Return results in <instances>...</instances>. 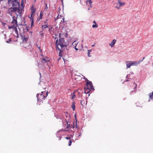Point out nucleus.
<instances>
[{
    "mask_svg": "<svg viewBox=\"0 0 153 153\" xmlns=\"http://www.w3.org/2000/svg\"><path fill=\"white\" fill-rule=\"evenodd\" d=\"M34 16V15L31 14L30 18L31 20H32V22H33V21Z\"/></svg>",
    "mask_w": 153,
    "mask_h": 153,
    "instance_id": "23",
    "label": "nucleus"
},
{
    "mask_svg": "<svg viewBox=\"0 0 153 153\" xmlns=\"http://www.w3.org/2000/svg\"><path fill=\"white\" fill-rule=\"evenodd\" d=\"M57 36H58L56 34H53V37L55 39H58V38L57 37Z\"/></svg>",
    "mask_w": 153,
    "mask_h": 153,
    "instance_id": "25",
    "label": "nucleus"
},
{
    "mask_svg": "<svg viewBox=\"0 0 153 153\" xmlns=\"http://www.w3.org/2000/svg\"><path fill=\"white\" fill-rule=\"evenodd\" d=\"M45 5H46V7H45V9H48V7L47 6V4H45Z\"/></svg>",
    "mask_w": 153,
    "mask_h": 153,
    "instance_id": "33",
    "label": "nucleus"
},
{
    "mask_svg": "<svg viewBox=\"0 0 153 153\" xmlns=\"http://www.w3.org/2000/svg\"><path fill=\"white\" fill-rule=\"evenodd\" d=\"M42 59V60L45 61V62H49V61L48 60H46L45 58H43Z\"/></svg>",
    "mask_w": 153,
    "mask_h": 153,
    "instance_id": "29",
    "label": "nucleus"
},
{
    "mask_svg": "<svg viewBox=\"0 0 153 153\" xmlns=\"http://www.w3.org/2000/svg\"><path fill=\"white\" fill-rule=\"evenodd\" d=\"M144 58H145V57H144L143 58V59H144Z\"/></svg>",
    "mask_w": 153,
    "mask_h": 153,
    "instance_id": "47",
    "label": "nucleus"
},
{
    "mask_svg": "<svg viewBox=\"0 0 153 153\" xmlns=\"http://www.w3.org/2000/svg\"><path fill=\"white\" fill-rule=\"evenodd\" d=\"M38 48H39V49L41 51V52L42 51V50H40V47H38Z\"/></svg>",
    "mask_w": 153,
    "mask_h": 153,
    "instance_id": "39",
    "label": "nucleus"
},
{
    "mask_svg": "<svg viewBox=\"0 0 153 153\" xmlns=\"http://www.w3.org/2000/svg\"><path fill=\"white\" fill-rule=\"evenodd\" d=\"M15 25H13L11 26H9L8 28L10 29H13L14 27H15Z\"/></svg>",
    "mask_w": 153,
    "mask_h": 153,
    "instance_id": "24",
    "label": "nucleus"
},
{
    "mask_svg": "<svg viewBox=\"0 0 153 153\" xmlns=\"http://www.w3.org/2000/svg\"><path fill=\"white\" fill-rule=\"evenodd\" d=\"M36 0H35V1H36Z\"/></svg>",
    "mask_w": 153,
    "mask_h": 153,
    "instance_id": "50",
    "label": "nucleus"
},
{
    "mask_svg": "<svg viewBox=\"0 0 153 153\" xmlns=\"http://www.w3.org/2000/svg\"><path fill=\"white\" fill-rule=\"evenodd\" d=\"M1 1V0H0V1Z\"/></svg>",
    "mask_w": 153,
    "mask_h": 153,
    "instance_id": "51",
    "label": "nucleus"
},
{
    "mask_svg": "<svg viewBox=\"0 0 153 153\" xmlns=\"http://www.w3.org/2000/svg\"><path fill=\"white\" fill-rule=\"evenodd\" d=\"M73 110H74L75 109V102H74L72 103V104L71 106Z\"/></svg>",
    "mask_w": 153,
    "mask_h": 153,
    "instance_id": "22",
    "label": "nucleus"
},
{
    "mask_svg": "<svg viewBox=\"0 0 153 153\" xmlns=\"http://www.w3.org/2000/svg\"><path fill=\"white\" fill-rule=\"evenodd\" d=\"M22 38L23 39V42H26L28 39V37L26 36L25 35L22 36Z\"/></svg>",
    "mask_w": 153,
    "mask_h": 153,
    "instance_id": "13",
    "label": "nucleus"
},
{
    "mask_svg": "<svg viewBox=\"0 0 153 153\" xmlns=\"http://www.w3.org/2000/svg\"><path fill=\"white\" fill-rule=\"evenodd\" d=\"M36 9L35 8H33V7H32L31 10V14L34 15Z\"/></svg>",
    "mask_w": 153,
    "mask_h": 153,
    "instance_id": "18",
    "label": "nucleus"
},
{
    "mask_svg": "<svg viewBox=\"0 0 153 153\" xmlns=\"http://www.w3.org/2000/svg\"><path fill=\"white\" fill-rule=\"evenodd\" d=\"M66 139L68 140L69 141L68 144V145L69 146H70L71 145L72 143L71 140V138L70 137H66Z\"/></svg>",
    "mask_w": 153,
    "mask_h": 153,
    "instance_id": "14",
    "label": "nucleus"
},
{
    "mask_svg": "<svg viewBox=\"0 0 153 153\" xmlns=\"http://www.w3.org/2000/svg\"><path fill=\"white\" fill-rule=\"evenodd\" d=\"M16 19H17V18L16 16H13V20H12V21L11 22V23L13 25H15L16 26H18V24H17V20Z\"/></svg>",
    "mask_w": 153,
    "mask_h": 153,
    "instance_id": "7",
    "label": "nucleus"
},
{
    "mask_svg": "<svg viewBox=\"0 0 153 153\" xmlns=\"http://www.w3.org/2000/svg\"><path fill=\"white\" fill-rule=\"evenodd\" d=\"M8 2L10 5L13 7L18 6V13L19 14L22 13V10L19 9V4L18 0H8Z\"/></svg>",
    "mask_w": 153,
    "mask_h": 153,
    "instance_id": "2",
    "label": "nucleus"
},
{
    "mask_svg": "<svg viewBox=\"0 0 153 153\" xmlns=\"http://www.w3.org/2000/svg\"><path fill=\"white\" fill-rule=\"evenodd\" d=\"M84 102H85V100H81V104L82 106L84 105Z\"/></svg>",
    "mask_w": 153,
    "mask_h": 153,
    "instance_id": "26",
    "label": "nucleus"
},
{
    "mask_svg": "<svg viewBox=\"0 0 153 153\" xmlns=\"http://www.w3.org/2000/svg\"><path fill=\"white\" fill-rule=\"evenodd\" d=\"M30 47H31V45L30 44H29V45H28V47L30 48Z\"/></svg>",
    "mask_w": 153,
    "mask_h": 153,
    "instance_id": "43",
    "label": "nucleus"
},
{
    "mask_svg": "<svg viewBox=\"0 0 153 153\" xmlns=\"http://www.w3.org/2000/svg\"><path fill=\"white\" fill-rule=\"evenodd\" d=\"M42 31H44L45 28H47L48 27V25H42Z\"/></svg>",
    "mask_w": 153,
    "mask_h": 153,
    "instance_id": "17",
    "label": "nucleus"
},
{
    "mask_svg": "<svg viewBox=\"0 0 153 153\" xmlns=\"http://www.w3.org/2000/svg\"><path fill=\"white\" fill-rule=\"evenodd\" d=\"M62 35V33H59V38H61V35Z\"/></svg>",
    "mask_w": 153,
    "mask_h": 153,
    "instance_id": "36",
    "label": "nucleus"
},
{
    "mask_svg": "<svg viewBox=\"0 0 153 153\" xmlns=\"http://www.w3.org/2000/svg\"><path fill=\"white\" fill-rule=\"evenodd\" d=\"M25 47V48H26V47Z\"/></svg>",
    "mask_w": 153,
    "mask_h": 153,
    "instance_id": "48",
    "label": "nucleus"
},
{
    "mask_svg": "<svg viewBox=\"0 0 153 153\" xmlns=\"http://www.w3.org/2000/svg\"><path fill=\"white\" fill-rule=\"evenodd\" d=\"M116 42V40L114 39L113 41L111 42V43L109 44V45L111 47H113L114 45Z\"/></svg>",
    "mask_w": 153,
    "mask_h": 153,
    "instance_id": "10",
    "label": "nucleus"
},
{
    "mask_svg": "<svg viewBox=\"0 0 153 153\" xmlns=\"http://www.w3.org/2000/svg\"><path fill=\"white\" fill-rule=\"evenodd\" d=\"M98 27V25L96 24H95V25H92V27L93 28H95V27L97 28V27Z\"/></svg>",
    "mask_w": 153,
    "mask_h": 153,
    "instance_id": "28",
    "label": "nucleus"
},
{
    "mask_svg": "<svg viewBox=\"0 0 153 153\" xmlns=\"http://www.w3.org/2000/svg\"><path fill=\"white\" fill-rule=\"evenodd\" d=\"M52 28L53 27H50L49 28L48 31L50 32V33L51 34H53V32L52 30Z\"/></svg>",
    "mask_w": 153,
    "mask_h": 153,
    "instance_id": "19",
    "label": "nucleus"
},
{
    "mask_svg": "<svg viewBox=\"0 0 153 153\" xmlns=\"http://www.w3.org/2000/svg\"><path fill=\"white\" fill-rule=\"evenodd\" d=\"M130 62L131 61H127L126 62L127 68H130L131 66V62Z\"/></svg>",
    "mask_w": 153,
    "mask_h": 153,
    "instance_id": "11",
    "label": "nucleus"
},
{
    "mask_svg": "<svg viewBox=\"0 0 153 153\" xmlns=\"http://www.w3.org/2000/svg\"><path fill=\"white\" fill-rule=\"evenodd\" d=\"M48 91L46 92L45 95H44L45 92L43 91L42 92L41 94H38L36 95L38 101L41 102L44 100L45 98L48 96Z\"/></svg>",
    "mask_w": 153,
    "mask_h": 153,
    "instance_id": "3",
    "label": "nucleus"
},
{
    "mask_svg": "<svg viewBox=\"0 0 153 153\" xmlns=\"http://www.w3.org/2000/svg\"><path fill=\"white\" fill-rule=\"evenodd\" d=\"M11 41V38H9V40L7 41H6V42L7 43H10V42Z\"/></svg>",
    "mask_w": 153,
    "mask_h": 153,
    "instance_id": "30",
    "label": "nucleus"
},
{
    "mask_svg": "<svg viewBox=\"0 0 153 153\" xmlns=\"http://www.w3.org/2000/svg\"><path fill=\"white\" fill-rule=\"evenodd\" d=\"M85 79L87 81V83L86 84V86L85 87L90 88L91 89H94L92 83L88 80L87 79Z\"/></svg>",
    "mask_w": 153,
    "mask_h": 153,
    "instance_id": "5",
    "label": "nucleus"
},
{
    "mask_svg": "<svg viewBox=\"0 0 153 153\" xmlns=\"http://www.w3.org/2000/svg\"><path fill=\"white\" fill-rule=\"evenodd\" d=\"M152 95L153 96V92H152V93H151Z\"/></svg>",
    "mask_w": 153,
    "mask_h": 153,
    "instance_id": "45",
    "label": "nucleus"
},
{
    "mask_svg": "<svg viewBox=\"0 0 153 153\" xmlns=\"http://www.w3.org/2000/svg\"><path fill=\"white\" fill-rule=\"evenodd\" d=\"M95 44H94L92 45V47H93V46H94V45H95Z\"/></svg>",
    "mask_w": 153,
    "mask_h": 153,
    "instance_id": "44",
    "label": "nucleus"
},
{
    "mask_svg": "<svg viewBox=\"0 0 153 153\" xmlns=\"http://www.w3.org/2000/svg\"><path fill=\"white\" fill-rule=\"evenodd\" d=\"M40 35H41L42 36H44V33H40Z\"/></svg>",
    "mask_w": 153,
    "mask_h": 153,
    "instance_id": "34",
    "label": "nucleus"
},
{
    "mask_svg": "<svg viewBox=\"0 0 153 153\" xmlns=\"http://www.w3.org/2000/svg\"><path fill=\"white\" fill-rule=\"evenodd\" d=\"M93 23L95 24H96V22L95 20L93 21Z\"/></svg>",
    "mask_w": 153,
    "mask_h": 153,
    "instance_id": "40",
    "label": "nucleus"
},
{
    "mask_svg": "<svg viewBox=\"0 0 153 153\" xmlns=\"http://www.w3.org/2000/svg\"><path fill=\"white\" fill-rule=\"evenodd\" d=\"M77 42L76 41H74V42H73L72 44L73 46H74L75 49L76 51L78 50V48H76V46L77 45Z\"/></svg>",
    "mask_w": 153,
    "mask_h": 153,
    "instance_id": "16",
    "label": "nucleus"
},
{
    "mask_svg": "<svg viewBox=\"0 0 153 153\" xmlns=\"http://www.w3.org/2000/svg\"><path fill=\"white\" fill-rule=\"evenodd\" d=\"M61 0V1H62V2H63V0Z\"/></svg>",
    "mask_w": 153,
    "mask_h": 153,
    "instance_id": "46",
    "label": "nucleus"
},
{
    "mask_svg": "<svg viewBox=\"0 0 153 153\" xmlns=\"http://www.w3.org/2000/svg\"><path fill=\"white\" fill-rule=\"evenodd\" d=\"M27 44V43H25V44Z\"/></svg>",
    "mask_w": 153,
    "mask_h": 153,
    "instance_id": "49",
    "label": "nucleus"
},
{
    "mask_svg": "<svg viewBox=\"0 0 153 153\" xmlns=\"http://www.w3.org/2000/svg\"><path fill=\"white\" fill-rule=\"evenodd\" d=\"M134 85H135V88H137V85L136 84H135V83H134Z\"/></svg>",
    "mask_w": 153,
    "mask_h": 153,
    "instance_id": "37",
    "label": "nucleus"
},
{
    "mask_svg": "<svg viewBox=\"0 0 153 153\" xmlns=\"http://www.w3.org/2000/svg\"><path fill=\"white\" fill-rule=\"evenodd\" d=\"M88 51L89 52H90L91 51V50H88Z\"/></svg>",
    "mask_w": 153,
    "mask_h": 153,
    "instance_id": "41",
    "label": "nucleus"
},
{
    "mask_svg": "<svg viewBox=\"0 0 153 153\" xmlns=\"http://www.w3.org/2000/svg\"><path fill=\"white\" fill-rule=\"evenodd\" d=\"M143 60H142L140 61H131L130 62H131V66H137V65L140 63V62H142Z\"/></svg>",
    "mask_w": 153,
    "mask_h": 153,
    "instance_id": "9",
    "label": "nucleus"
},
{
    "mask_svg": "<svg viewBox=\"0 0 153 153\" xmlns=\"http://www.w3.org/2000/svg\"><path fill=\"white\" fill-rule=\"evenodd\" d=\"M47 21H48V19H46L44 22V25H48V23H47Z\"/></svg>",
    "mask_w": 153,
    "mask_h": 153,
    "instance_id": "31",
    "label": "nucleus"
},
{
    "mask_svg": "<svg viewBox=\"0 0 153 153\" xmlns=\"http://www.w3.org/2000/svg\"><path fill=\"white\" fill-rule=\"evenodd\" d=\"M86 2L87 4H88V6L89 7L88 9V10H89L92 7V1L91 0H86Z\"/></svg>",
    "mask_w": 153,
    "mask_h": 153,
    "instance_id": "8",
    "label": "nucleus"
},
{
    "mask_svg": "<svg viewBox=\"0 0 153 153\" xmlns=\"http://www.w3.org/2000/svg\"><path fill=\"white\" fill-rule=\"evenodd\" d=\"M66 123L67 124V126L66 127V128L64 130V131H68L70 132L71 131H72V129H74V127L72 125H71L70 124H68V122L66 121Z\"/></svg>",
    "mask_w": 153,
    "mask_h": 153,
    "instance_id": "4",
    "label": "nucleus"
},
{
    "mask_svg": "<svg viewBox=\"0 0 153 153\" xmlns=\"http://www.w3.org/2000/svg\"><path fill=\"white\" fill-rule=\"evenodd\" d=\"M88 56H89V57H90L91 56L90 55V52H88Z\"/></svg>",
    "mask_w": 153,
    "mask_h": 153,
    "instance_id": "32",
    "label": "nucleus"
},
{
    "mask_svg": "<svg viewBox=\"0 0 153 153\" xmlns=\"http://www.w3.org/2000/svg\"><path fill=\"white\" fill-rule=\"evenodd\" d=\"M84 89H85V93L87 94L90 91V90L91 89L90 88H87L86 87H84Z\"/></svg>",
    "mask_w": 153,
    "mask_h": 153,
    "instance_id": "15",
    "label": "nucleus"
},
{
    "mask_svg": "<svg viewBox=\"0 0 153 153\" xmlns=\"http://www.w3.org/2000/svg\"><path fill=\"white\" fill-rule=\"evenodd\" d=\"M118 4H119V6L120 7H121L122 6H123L125 4V2H121L118 3Z\"/></svg>",
    "mask_w": 153,
    "mask_h": 153,
    "instance_id": "21",
    "label": "nucleus"
},
{
    "mask_svg": "<svg viewBox=\"0 0 153 153\" xmlns=\"http://www.w3.org/2000/svg\"><path fill=\"white\" fill-rule=\"evenodd\" d=\"M40 19H41L42 18V14L41 13H40Z\"/></svg>",
    "mask_w": 153,
    "mask_h": 153,
    "instance_id": "35",
    "label": "nucleus"
},
{
    "mask_svg": "<svg viewBox=\"0 0 153 153\" xmlns=\"http://www.w3.org/2000/svg\"><path fill=\"white\" fill-rule=\"evenodd\" d=\"M74 92L73 93L71 94V99H73L74 98H75L76 97L75 94H74Z\"/></svg>",
    "mask_w": 153,
    "mask_h": 153,
    "instance_id": "20",
    "label": "nucleus"
},
{
    "mask_svg": "<svg viewBox=\"0 0 153 153\" xmlns=\"http://www.w3.org/2000/svg\"><path fill=\"white\" fill-rule=\"evenodd\" d=\"M116 7L118 9H120V8L119 7H117V6H116Z\"/></svg>",
    "mask_w": 153,
    "mask_h": 153,
    "instance_id": "42",
    "label": "nucleus"
},
{
    "mask_svg": "<svg viewBox=\"0 0 153 153\" xmlns=\"http://www.w3.org/2000/svg\"><path fill=\"white\" fill-rule=\"evenodd\" d=\"M17 10L18 8L17 7H10L8 10V13H9L11 15V13H15Z\"/></svg>",
    "mask_w": 153,
    "mask_h": 153,
    "instance_id": "6",
    "label": "nucleus"
},
{
    "mask_svg": "<svg viewBox=\"0 0 153 153\" xmlns=\"http://www.w3.org/2000/svg\"><path fill=\"white\" fill-rule=\"evenodd\" d=\"M56 50H59L61 52V49L65 46L64 39L62 38H59L58 42V39H56Z\"/></svg>",
    "mask_w": 153,
    "mask_h": 153,
    "instance_id": "1",
    "label": "nucleus"
},
{
    "mask_svg": "<svg viewBox=\"0 0 153 153\" xmlns=\"http://www.w3.org/2000/svg\"><path fill=\"white\" fill-rule=\"evenodd\" d=\"M117 1H118V3L120 2H121V0H117Z\"/></svg>",
    "mask_w": 153,
    "mask_h": 153,
    "instance_id": "38",
    "label": "nucleus"
},
{
    "mask_svg": "<svg viewBox=\"0 0 153 153\" xmlns=\"http://www.w3.org/2000/svg\"><path fill=\"white\" fill-rule=\"evenodd\" d=\"M153 96L150 93L149 94V97L150 99H152L153 98Z\"/></svg>",
    "mask_w": 153,
    "mask_h": 153,
    "instance_id": "27",
    "label": "nucleus"
},
{
    "mask_svg": "<svg viewBox=\"0 0 153 153\" xmlns=\"http://www.w3.org/2000/svg\"><path fill=\"white\" fill-rule=\"evenodd\" d=\"M17 27L18 26H15L14 27L13 30H15V32L16 33V36L17 37H19V35H18V31L17 30Z\"/></svg>",
    "mask_w": 153,
    "mask_h": 153,
    "instance_id": "12",
    "label": "nucleus"
}]
</instances>
